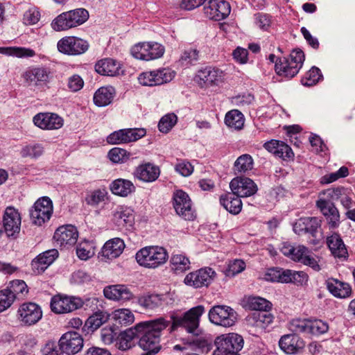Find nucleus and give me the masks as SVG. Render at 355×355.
I'll return each mask as SVG.
<instances>
[{
  "label": "nucleus",
  "instance_id": "f257e3e1",
  "mask_svg": "<svg viewBox=\"0 0 355 355\" xmlns=\"http://www.w3.org/2000/svg\"><path fill=\"white\" fill-rule=\"evenodd\" d=\"M170 324L164 318L141 322L137 324L139 345L146 353L141 355H155L161 349V332Z\"/></svg>",
  "mask_w": 355,
  "mask_h": 355
},
{
  "label": "nucleus",
  "instance_id": "f03ea898",
  "mask_svg": "<svg viewBox=\"0 0 355 355\" xmlns=\"http://www.w3.org/2000/svg\"><path fill=\"white\" fill-rule=\"evenodd\" d=\"M204 306L198 305L190 309L182 315H171L170 331H173L178 327L184 329L188 333L198 335L200 332V318L205 313Z\"/></svg>",
  "mask_w": 355,
  "mask_h": 355
},
{
  "label": "nucleus",
  "instance_id": "7ed1b4c3",
  "mask_svg": "<svg viewBox=\"0 0 355 355\" xmlns=\"http://www.w3.org/2000/svg\"><path fill=\"white\" fill-rule=\"evenodd\" d=\"M137 263L146 268H157L164 265L168 258V252L162 247L151 245L140 249L135 255Z\"/></svg>",
  "mask_w": 355,
  "mask_h": 355
},
{
  "label": "nucleus",
  "instance_id": "20e7f679",
  "mask_svg": "<svg viewBox=\"0 0 355 355\" xmlns=\"http://www.w3.org/2000/svg\"><path fill=\"white\" fill-rule=\"evenodd\" d=\"M305 55L300 49H294L288 58H279L276 62L275 71L281 76L291 78L296 76L302 68Z\"/></svg>",
  "mask_w": 355,
  "mask_h": 355
},
{
  "label": "nucleus",
  "instance_id": "39448f33",
  "mask_svg": "<svg viewBox=\"0 0 355 355\" xmlns=\"http://www.w3.org/2000/svg\"><path fill=\"white\" fill-rule=\"evenodd\" d=\"M89 18V12L84 8H78L59 15L51 23L55 31H67L84 24Z\"/></svg>",
  "mask_w": 355,
  "mask_h": 355
},
{
  "label": "nucleus",
  "instance_id": "423d86ee",
  "mask_svg": "<svg viewBox=\"0 0 355 355\" xmlns=\"http://www.w3.org/2000/svg\"><path fill=\"white\" fill-rule=\"evenodd\" d=\"M281 252L292 260L309 266L314 270L318 271L320 268L316 259L312 256L311 252L304 245L293 246L284 242L282 244Z\"/></svg>",
  "mask_w": 355,
  "mask_h": 355
},
{
  "label": "nucleus",
  "instance_id": "0eeeda50",
  "mask_svg": "<svg viewBox=\"0 0 355 355\" xmlns=\"http://www.w3.org/2000/svg\"><path fill=\"white\" fill-rule=\"evenodd\" d=\"M216 349L212 355H240L239 352L243 348V338L235 333L223 334L215 340Z\"/></svg>",
  "mask_w": 355,
  "mask_h": 355
},
{
  "label": "nucleus",
  "instance_id": "6e6552de",
  "mask_svg": "<svg viewBox=\"0 0 355 355\" xmlns=\"http://www.w3.org/2000/svg\"><path fill=\"white\" fill-rule=\"evenodd\" d=\"M52 200L47 196L39 198L30 209V217L33 223L42 225L49 220L53 214Z\"/></svg>",
  "mask_w": 355,
  "mask_h": 355
},
{
  "label": "nucleus",
  "instance_id": "1a4fd4ad",
  "mask_svg": "<svg viewBox=\"0 0 355 355\" xmlns=\"http://www.w3.org/2000/svg\"><path fill=\"white\" fill-rule=\"evenodd\" d=\"M21 218L18 209L14 207H8L3 216V230L9 238L15 239L21 230Z\"/></svg>",
  "mask_w": 355,
  "mask_h": 355
},
{
  "label": "nucleus",
  "instance_id": "9d476101",
  "mask_svg": "<svg viewBox=\"0 0 355 355\" xmlns=\"http://www.w3.org/2000/svg\"><path fill=\"white\" fill-rule=\"evenodd\" d=\"M17 320L24 326L30 327L37 323L42 318L41 307L33 302H25L17 310Z\"/></svg>",
  "mask_w": 355,
  "mask_h": 355
},
{
  "label": "nucleus",
  "instance_id": "9b49d317",
  "mask_svg": "<svg viewBox=\"0 0 355 355\" xmlns=\"http://www.w3.org/2000/svg\"><path fill=\"white\" fill-rule=\"evenodd\" d=\"M83 306V301L73 296L57 295L51 298V309L58 314L72 312Z\"/></svg>",
  "mask_w": 355,
  "mask_h": 355
},
{
  "label": "nucleus",
  "instance_id": "f8f14e48",
  "mask_svg": "<svg viewBox=\"0 0 355 355\" xmlns=\"http://www.w3.org/2000/svg\"><path fill=\"white\" fill-rule=\"evenodd\" d=\"M211 322L223 327H232L236 320V313L233 309L227 306H215L209 311Z\"/></svg>",
  "mask_w": 355,
  "mask_h": 355
},
{
  "label": "nucleus",
  "instance_id": "ddd939ff",
  "mask_svg": "<svg viewBox=\"0 0 355 355\" xmlns=\"http://www.w3.org/2000/svg\"><path fill=\"white\" fill-rule=\"evenodd\" d=\"M173 207L176 213L187 220H192L195 218L192 209L191 200L189 195L182 190H177L173 193Z\"/></svg>",
  "mask_w": 355,
  "mask_h": 355
},
{
  "label": "nucleus",
  "instance_id": "4468645a",
  "mask_svg": "<svg viewBox=\"0 0 355 355\" xmlns=\"http://www.w3.org/2000/svg\"><path fill=\"white\" fill-rule=\"evenodd\" d=\"M57 47L60 53L67 55H80L89 48L86 40L76 37H65L60 40Z\"/></svg>",
  "mask_w": 355,
  "mask_h": 355
},
{
  "label": "nucleus",
  "instance_id": "2eb2a0df",
  "mask_svg": "<svg viewBox=\"0 0 355 355\" xmlns=\"http://www.w3.org/2000/svg\"><path fill=\"white\" fill-rule=\"evenodd\" d=\"M216 276L215 271L209 267L200 268L187 275L184 282L188 286L194 288L208 286Z\"/></svg>",
  "mask_w": 355,
  "mask_h": 355
},
{
  "label": "nucleus",
  "instance_id": "dca6fc26",
  "mask_svg": "<svg viewBox=\"0 0 355 355\" xmlns=\"http://www.w3.org/2000/svg\"><path fill=\"white\" fill-rule=\"evenodd\" d=\"M203 10L206 17L220 21L230 15L231 7L230 3L224 0H209L205 4Z\"/></svg>",
  "mask_w": 355,
  "mask_h": 355
},
{
  "label": "nucleus",
  "instance_id": "f3484780",
  "mask_svg": "<svg viewBox=\"0 0 355 355\" xmlns=\"http://www.w3.org/2000/svg\"><path fill=\"white\" fill-rule=\"evenodd\" d=\"M59 346H60L62 353L73 355L83 349V338L76 331H67L60 338Z\"/></svg>",
  "mask_w": 355,
  "mask_h": 355
},
{
  "label": "nucleus",
  "instance_id": "a211bd4d",
  "mask_svg": "<svg viewBox=\"0 0 355 355\" xmlns=\"http://www.w3.org/2000/svg\"><path fill=\"white\" fill-rule=\"evenodd\" d=\"M145 135L146 130L143 128L122 129L111 133L107 137V141L110 144L129 143L138 140Z\"/></svg>",
  "mask_w": 355,
  "mask_h": 355
},
{
  "label": "nucleus",
  "instance_id": "6ab92c4d",
  "mask_svg": "<svg viewBox=\"0 0 355 355\" xmlns=\"http://www.w3.org/2000/svg\"><path fill=\"white\" fill-rule=\"evenodd\" d=\"M78 232L76 227L71 225L59 227L55 232L53 239L57 245L68 248L76 243Z\"/></svg>",
  "mask_w": 355,
  "mask_h": 355
},
{
  "label": "nucleus",
  "instance_id": "aec40b11",
  "mask_svg": "<svg viewBox=\"0 0 355 355\" xmlns=\"http://www.w3.org/2000/svg\"><path fill=\"white\" fill-rule=\"evenodd\" d=\"M34 124L42 130H58L62 127L63 119L52 112H40L34 116Z\"/></svg>",
  "mask_w": 355,
  "mask_h": 355
},
{
  "label": "nucleus",
  "instance_id": "412c9836",
  "mask_svg": "<svg viewBox=\"0 0 355 355\" xmlns=\"http://www.w3.org/2000/svg\"><path fill=\"white\" fill-rule=\"evenodd\" d=\"M230 187L234 194L241 198L251 196L257 191L256 184L245 177L234 178L230 183Z\"/></svg>",
  "mask_w": 355,
  "mask_h": 355
},
{
  "label": "nucleus",
  "instance_id": "4be33fe9",
  "mask_svg": "<svg viewBox=\"0 0 355 355\" xmlns=\"http://www.w3.org/2000/svg\"><path fill=\"white\" fill-rule=\"evenodd\" d=\"M316 205L324 216L329 228H337L340 225V214L334 204L330 200L320 199Z\"/></svg>",
  "mask_w": 355,
  "mask_h": 355
},
{
  "label": "nucleus",
  "instance_id": "5701e85b",
  "mask_svg": "<svg viewBox=\"0 0 355 355\" xmlns=\"http://www.w3.org/2000/svg\"><path fill=\"white\" fill-rule=\"evenodd\" d=\"M105 297L117 302H125L133 298V293L125 285L116 284L106 286L103 290Z\"/></svg>",
  "mask_w": 355,
  "mask_h": 355
},
{
  "label": "nucleus",
  "instance_id": "b1692460",
  "mask_svg": "<svg viewBox=\"0 0 355 355\" xmlns=\"http://www.w3.org/2000/svg\"><path fill=\"white\" fill-rule=\"evenodd\" d=\"M56 249L46 250L40 254L31 262L33 270L37 274L43 272L58 257Z\"/></svg>",
  "mask_w": 355,
  "mask_h": 355
},
{
  "label": "nucleus",
  "instance_id": "393cba45",
  "mask_svg": "<svg viewBox=\"0 0 355 355\" xmlns=\"http://www.w3.org/2000/svg\"><path fill=\"white\" fill-rule=\"evenodd\" d=\"M280 348L287 354L298 353L304 346V340L295 334H286L279 341Z\"/></svg>",
  "mask_w": 355,
  "mask_h": 355
},
{
  "label": "nucleus",
  "instance_id": "a878e982",
  "mask_svg": "<svg viewBox=\"0 0 355 355\" xmlns=\"http://www.w3.org/2000/svg\"><path fill=\"white\" fill-rule=\"evenodd\" d=\"M112 220L119 228L131 227L134 223L133 210L129 207H117L112 213Z\"/></svg>",
  "mask_w": 355,
  "mask_h": 355
},
{
  "label": "nucleus",
  "instance_id": "bb28decb",
  "mask_svg": "<svg viewBox=\"0 0 355 355\" xmlns=\"http://www.w3.org/2000/svg\"><path fill=\"white\" fill-rule=\"evenodd\" d=\"M263 147L268 152L283 159H292L294 153L291 148L284 141L272 139L266 142Z\"/></svg>",
  "mask_w": 355,
  "mask_h": 355
},
{
  "label": "nucleus",
  "instance_id": "cd10ccee",
  "mask_svg": "<svg viewBox=\"0 0 355 355\" xmlns=\"http://www.w3.org/2000/svg\"><path fill=\"white\" fill-rule=\"evenodd\" d=\"M137 324L121 331L116 338V347L121 351H127L135 345V339L137 338Z\"/></svg>",
  "mask_w": 355,
  "mask_h": 355
},
{
  "label": "nucleus",
  "instance_id": "c85d7f7f",
  "mask_svg": "<svg viewBox=\"0 0 355 355\" xmlns=\"http://www.w3.org/2000/svg\"><path fill=\"white\" fill-rule=\"evenodd\" d=\"M160 175L159 168L150 162L139 165L135 172V175L139 180L145 182L155 181Z\"/></svg>",
  "mask_w": 355,
  "mask_h": 355
},
{
  "label": "nucleus",
  "instance_id": "c756f323",
  "mask_svg": "<svg viewBox=\"0 0 355 355\" xmlns=\"http://www.w3.org/2000/svg\"><path fill=\"white\" fill-rule=\"evenodd\" d=\"M124 248V241L120 238H114L104 244L101 250V254L108 259H116L122 254Z\"/></svg>",
  "mask_w": 355,
  "mask_h": 355
},
{
  "label": "nucleus",
  "instance_id": "7c9ffc66",
  "mask_svg": "<svg viewBox=\"0 0 355 355\" xmlns=\"http://www.w3.org/2000/svg\"><path fill=\"white\" fill-rule=\"evenodd\" d=\"M220 205L230 214L236 215L242 209V202L241 197L233 192L222 195L220 198Z\"/></svg>",
  "mask_w": 355,
  "mask_h": 355
},
{
  "label": "nucleus",
  "instance_id": "2f4dec72",
  "mask_svg": "<svg viewBox=\"0 0 355 355\" xmlns=\"http://www.w3.org/2000/svg\"><path fill=\"white\" fill-rule=\"evenodd\" d=\"M52 73L49 67H37L28 71V78L36 85H46L52 78Z\"/></svg>",
  "mask_w": 355,
  "mask_h": 355
},
{
  "label": "nucleus",
  "instance_id": "473e14b6",
  "mask_svg": "<svg viewBox=\"0 0 355 355\" xmlns=\"http://www.w3.org/2000/svg\"><path fill=\"white\" fill-rule=\"evenodd\" d=\"M95 69L99 74L114 76L119 74L120 64L113 59L106 58L98 61L95 65Z\"/></svg>",
  "mask_w": 355,
  "mask_h": 355
},
{
  "label": "nucleus",
  "instance_id": "72a5a7b5",
  "mask_svg": "<svg viewBox=\"0 0 355 355\" xmlns=\"http://www.w3.org/2000/svg\"><path fill=\"white\" fill-rule=\"evenodd\" d=\"M326 284L328 291L336 297L345 298L352 292L351 287L348 284L336 279H329Z\"/></svg>",
  "mask_w": 355,
  "mask_h": 355
},
{
  "label": "nucleus",
  "instance_id": "f704fd0d",
  "mask_svg": "<svg viewBox=\"0 0 355 355\" xmlns=\"http://www.w3.org/2000/svg\"><path fill=\"white\" fill-rule=\"evenodd\" d=\"M327 243L334 257L343 258L347 256V250L339 234L334 233L328 236Z\"/></svg>",
  "mask_w": 355,
  "mask_h": 355
},
{
  "label": "nucleus",
  "instance_id": "c9c22d12",
  "mask_svg": "<svg viewBox=\"0 0 355 355\" xmlns=\"http://www.w3.org/2000/svg\"><path fill=\"white\" fill-rule=\"evenodd\" d=\"M115 95V89L112 86L99 88L94 95V102L98 107L110 104Z\"/></svg>",
  "mask_w": 355,
  "mask_h": 355
},
{
  "label": "nucleus",
  "instance_id": "e433bc0d",
  "mask_svg": "<svg viewBox=\"0 0 355 355\" xmlns=\"http://www.w3.org/2000/svg\"><path fill=\"white\" fill-rule=\"evenodd\" d=\"M110 318V314L107 311L98 310L87 318L84 328L87 327L88 330L93 332L107 322Z\"/></svg>",
  "mask_w": 355,
  "mask_h": 355
},
{
  "label": "nucleus",
  "instance_id": "4c0bfd02",
  "mask_svg": "<svg viewBox=\"0 0 355 355\" xmlns=\"http://www.w3.org/2000/svg\"><path fill=\"white\" fill-rule=\"evenodd\" d=\"M320 222L321 220L317 217L302 218L295 224L293 230L297 232L299 227L300 232L304 230L315 236L318 228L320 226Z\"/></svg>",
  "mask_w": 355,
  "mask_h": 355
},
{
  "label": "nucleus",
  "instance_id": "58836bf2",
  "mask_svg": "<svg viewBox=\"0 0 355 355\" xmlns=\"http://www.w3.org/2000/svg\"><path fill=\"white\" fill-rule=\"evenodd\" d=\"M198 77L202 80L205 86L217 84L222 77V71L211 67H205L200 70Z\"/></svg>",
  "mask_w": 355,
  "mask_h": 355
},
{
  "label": "nucleus",
  "instance_id": "ea45409f",
  "mask_svg": "<svg viewBox=\"0 0 355 355\" xmlns=\"http://www.w3.org/2000/svg\"><path fill=\"white\" fill-rule=\"evenodd\" d=\"M170 263L171 269L176 274L182 273L190 269V260L182 253H173Z\"/></svg>",
  "mask_w": 355,
  "mask_h": 355
},
{
  "label": "nucleus",
  "instance_id": "a19ab883",
  "mask_svg": "<svg viewBox=\"0 0 355 355\" xmlns=\"http://www.w3.org/2000/svg\"><path fill=\"white\" fill-rule=\"evenodd\" d=\"M110 189L114 194L127 196L135 190V187L130 180L117 179L112 182Z\"/></svg>",
  "mask_w": 355,
  "mask_h": 355
},
{
  "label": "nucleus",
  "instance_id": "79ce46f5",
  "mask_svg": "<svg viewBox=\"0 0 355 355\" xmlns=\"http://www.w3.org/2000/svg\"><path fill=\"white\" fill-rule=\"evenodd\" d=\"M163 295L157 294H151L144 295L139 298L138 303L146 311H153L163 304Z\"/></svg>",
  "mask_w": 355,
  "mask_h": 355
},
{
  "label": "nucleus",
  "instance_id": "37998d69",
  "mask_svg": "<svg viewBox=\"0 0 355 355\" xmlns=\"http://www.w3.org/2000/svg\"><path fill=\"white\" fill-rule=\"evenodd\" d=\"M308 280V275L303 271L282 269L281 282L302 284Z\"/></svg>",
  "mask_w": 355,
  "mask_h": 355
},
{
  "label": "nucleus",
  "instance_id": "c03bdc74",
  "mask_svg": "<svg viewBox=\"0 0 355 355\" xmlns=\"http://www.w3.org/2000/svg\"><path fill=\"white\" fill-rule=\"evenodd\" d=\"M244 306L251 310L268 311L272 304L267 300L256 296H249L244 301Z\"/></svg>",
  "mask_w": 355,
  "mask_h": 355
},
{
  "label": "nucleus",
  "instance_id": "a18cd8bd",
  "mask_svg": "<svg viewBox=\"0 0 355 355\" xmlns=\"http://www.w3.org/2000/svg\"><path fill=\"white\" fill-rule=\"evenodd\" d=\"M112 318L116 324L121 325H130L135 321V315L128 309H118L112 313Z\"/></svg>",
  "mask_w": 355,
  "mask_h": 355
},
{
  "label": "nucleus",
  "instance_id": "49530a36",
  "mask_svg": "<svg viewBox=\"0 0 355 355\" xmlns=\"http://www.w3.org/2000/svg\"><path fill=\"white\" fill-rule=\"evenodd\" d=\"M225 124L234 130H241L244 125L243 114L238 110H232L225 117Z\"/></svg>",
  "mask_w": 355,
  "mask_h": 355
},
{
  "label": "nucleus",
  "instance_id": "de8ad7c7",
  "mask_svg": "<svg viewBox=\"0 0 355 355\" xmlns=\"http://www.w3.org/2000/svg\"><path fill=\"white\" fill-rule=\"evenodd\" d=\"M153 73L157 85L169 83L175 77V71L169 68H161L153 71Z\"/></svg>",
  "mask_w": 355,
  "mask_h": 355
},
{
  "label": "nucleus",
  "instance_id": "09e8293b",
  "mask_svg": "<svg viewBox=\"0 0 355 355\" xmlns=\"http://www.w3.org/2000/svg\"><path fill=\"white\" fill-rule=\"evenodd\" d=\"M44 153V147L40 144H34L25 146L22 148L20 155L22 157L37 159Z\"/></svg>",
  "mask_w": 355,
  "mask_h": 355
},
{
  "label": "nucleus",
  "instance_id": "8fccbe9b",
  "mask_svg": "<svg viewBox=\"0 0 355 355\" xmlns=\"http://www.w3.org/2000/svg\"><path fill=\"white\" fill-rule=\"evenodd\" d=\"M329 329L327 323L321 320H309L307 335L319 336L326 333Z\"/></svg>",
  "mask_w": 355,
  "mask_h": 355
},
{
  "label": "nucleus",
  "instance_id": "3c124183",
  "mask_svg": "<svg viewBox=\"0 0 355 355\" xmlns=\"http://www.w3.org/2000/svg\"><path fill=\"white\" fill-rule=\"evenodd\" d=\"M253 159L248 154H243L239 156L234 162V168L239 172H246L253 168Z\"/></svg>",
  "mask_w": 355,
  "mask_h": 355
},
{
  "label": "nucleus",
  "instance_id": "603ef678",
  "mask_svg": "<svg viewBox=\"0 0 355 355\" xmlns=\"http://www.w3.org/2000/svg\"><path fill=\"white\" fill-rule=\"evenodd\" d=\"M322 78V75L319 68L313 67L305 76L302 78V84L305 86H313L315 85Z\"/></svg>",
  "mask_w": 355,
  "mask_h": 355
},
{
  "label": "nucleus",
  "instance_id": "864d4df0",
  "mask_svg": "<svg viewBox=\"0 0 355 355\" xmlns=\"http://www.w3.org/2000/svg\"><path fill=\"white\" fill-rule=\"evenodd\" d=\"M290 331L298 335V334H307L309 327V319L295 318L288 323Z\"/></svg>",
  "mask_w": 355,
  "mask_h": 355
},
{
  "label": "nucleus",
  "instance_id": "5fc2aeb1",
  "mask_svg": "<svg viewBox=\"0 0 355 355\" xmlns=\"http://www.w3.org/2000/svg\"><path fill=\"white\" fill-rule=\"evenodd\" d=\"M0 52L19 58L33 57L35 55V53L33 50L22 47L1 48L0 49Z\"/></svg>",
  "mask_w": 355,
  "mask_h": 355
},
{
  "label": "nucleus",
  "instance_id": "6e6d98bb",
  "mask_svg": "<svg viewBox=\"0 0 355 355\" xmlns=\"http://www.w3.org/2000/svg\"><path fill=\"white\" fill-rule=\"evenodd\" d=\"M6 289L10 293L14 295L15 299H16L19 295H24V293H28V288L26 282L20 279L11 281Z\"/></svg>",
  "mask_w": 355,
  "mask_h": 355
},
{
  "label": "nucleus",
  "instance_id": "4d7b16f0",
  "mask_svg": "<svg viewBox=\"0 0 355 355\" xmlns=\"http://www.w3.org/2000/svg\"><path fill=\"white\" fill-rule=\"evenodd\" d=\"M199 51L194 49H188L184 51L179 62L182 65L189 66L194 64L198 60Z\"/></svg>",
  "mask_w": 355,
  "mask_h": 355
},
{
  "label": "nucleus",
  "instance_id": "13d9d810",
  "mask_svg": "<svg viewBox=\"0 0 355 355\" xmlns=\"http://www.w3.org/2000/svg\"><path fill=\"white\" fill-rule=\"evenodd\" d=\"M177 120V116L173 113L164 116L158 123L159 130L167 133L175 125Z\"/></svg>",
  "mask_w": 355,
  "mask_h": 355
},
{
  "label": "nucleus",
  "instance_id": "bf43d9fd",
  "mask_svg": "<svg viewBox=\"0 0 355 355\" xmlns=\"http://www.w3.org/2000/svg\"><path fill=\"white\" fill-rule=\"evenodd\" d=\"M148 42L139 43L131 49V53L137 59L148 61Z\"/></svg>",
  "mask_w": 355,
  "mask_h": 355
},
{
  "label": "nucleus",
  "instance_id": "052dcab7",
  "mask_svg": "<svg viewBox=\"0 0 355 355\" xmlns=\"http://www.w3.org/2000/svg\"><path fill=\"white\" fill-rule=\"evenodd\" d=\"M110 159L114 163H124L130 157V153L121 148H113L108 153Z\"/></svg>",
  "mask_w": 355,
  "mask_h": 355
},
{
  "label": "nucleus",
  "instance_id": "680f3d73",
  "mask_svg": "<svg viewBox=\"0 0 355 355\" xmlns=\"http://www.w3.org/2000/svg\"><path fill=\"white\" fill-rule=\"evenodd\" d=\"M40 18V11L37 8L32 7L27 10L23 17V22L26 25H34Z\"/></svg>",
  "mask_w": 355,
  "mask_h": 355
},
{
  "label": "nucleus",
  "instance_id": "e2e57ef3",
  "mask_svg": "<svg viewBox=\"0 0 355 355\" xmlns=\"http://www.w3.org/2000/svg\"><path fill=\"white\" fill-rule=\"evenodd\" d=\"M15 300L14 295L6 288L0 291V313L8 309Z\"/></svg>",
  "mask_w": 355,
  "mask_h": 355
},
{
  "label": "nucleus",
  "instance_id": "0e129e2a",
  "mask_svg": "<svg viewBox=\"0 0 355 355\" xmlns=\"http://www.w3.org/2000/svg\"><path fill=\"white\" fill-rule=\"evenodd\" d=\"M107 192L105 189H97L91 193L85 199L87 203L92 206L98 205L104 201Z\"/></svg>",
  "mask_w": 355,
  "mask_h": 355
},
{
  "label": "nucleus",
  "instance_id": "69168bd1",
  "mask_svg": "<svg viewBox=\"0 0 355 355\" xmlns=\"http://www.w3.org/2000/svg\"><path fill=\"white\" fill-rule=\"evenodd\" d=\"M245 268V263L243 261L235 259L229 263L226 270V275L233 277L243 271Z\"/></svg>",
  "mask_w": 355,
  "mask_h": 355
},
{
  "label": "nucleus",
  "instance_id": "338daca9",
  "mask_svg": "<svg viewBox=\"0 0 355 355\" xmlns=\"http://www.w3.org/2000/svg\"><path fill=\"white\" fill-rule=\"evenodd\" d=\"M76 254L80 259L87 260L93 256L94 252L91 245L88 242H84L77 246Z\"/></svg>",
  "mask_w": 355,
  "mask_h": 355
},
{
  "label": "nucleus",
  "instance_id": "774afa93",
  "mask_svg": "<svg viewBox=\"0 0 355 355\" xmlns=\"http://www.w3.org/2000/svg\"><path fill=\"white\" fill-rule=\"evenodd\" d=\"M148 60L161 58L165 51L164 46L157 42H148Z\"/></svg>",
  "mask_w": 355,
  "mask_h": 355
}]
</instances>
